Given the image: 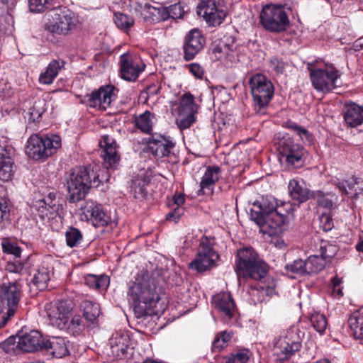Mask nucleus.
<instances>
[{
    "label": "nucleus",
    "mask_w": 363,
    "mask_h": 363,
    "mask_svg": "<svg viewBox=\"0 0 363 363\" xmlns=\"http://www.w3.org/2000/svg\"><path fill=\"white\" fill-rule=\"evenodd\" d=\"M43 350L57 358H61L69 354L67 342L63 337H52L45 340Z\"/></svg>",
    "instance_id": "25"
},
{
    "label": "nucleus",
    "mask_w": 363,
    "mask_h": 363,
    "mask_svg": "<svg viewBox=\"0 0 363 363\" xmlns=\"http://www.w3.org/2000/svg\"><path fill=\"white\" fill-rule=\"evenodd\" d=\"M74 306L70 300H58L47 303L45 311L50 325L60 330L65 328L72 315Z\"/></svg>",
    "instance_id": "11"
},
{
    "label": "nucleus",
    "mask_w": 363,
    "mask_h": 363,
    "mask_svg": "<svg viewBox=\"0 0 363 363\" xmlns=\"http://www.w3.org/2000/svg\"><path fill=\"white\" fill-rule=\"evenodd\" d=\"M252 356V352L245 348L239 349L222 359V363H247Z\"/></svg>",
    "instance_id": "39"
},
{
    "label": "nucleus",
    "mask_w": 363,
    "mask_h": 363,
    "mask_svg": "<svg viewBox=\"0 0 363 363\" xmlns=\"http://www.w3.org/2000/svg\"><path fill=\"white\" fill-rule=\"evenodd\" d=\"M312 196L316 200L320 206L328 209H331L333 207L334 201L333 198L334 195L331 194H324L320 191H318L314 192Z\"/></svg>",
    "instance_id": "47"
},
{
    "label": "nucleus",
    "mask_w": 363,
    "mask_h": 363,
    "mask_svg": "<svg viewBox=\"0 0 363 363\" xmlns=\"http://www.w3.org/2000/svg\"><path fill=\"white\" fill-rule=\"evenodd\" d=\"M196 113H184L181 114L179 112V116L177 119V124L180 130H184L190 128V126L195 122Z\"/></svg>",
    "instance_id": "54"
},
{
    "label": "nucleus",
    "mask_w": 363,
    "mask_h": 363,
    "mask_svg": "<svg viewBox=\"0 0 363 363\" xmlns=\"http://www.w3.org/2000/svg\"><path fill=\"white\" fill-rule=\"evenodd\" d=\"M232 335L224 331L217 335L213 342L212 350L213 352H219L226 347L227 343L230 340Z\"/></svg>",
    "instance_id": "50"
},
{
    "label": "nucleus",
    "mask_w": 363,
    "mask_h": 363,
    "mask_svg": "<svg viewBox=\"0 0 363 363\" xmlns=\"http://www.w3.org/2000/svg\"><path fill=\"white\" fill-rule=\"evenodd\" d=\"M298 332L297 328H291L286 335L280 337L276 342V347L285 355V358L290 357L301 348V340Z\"/></svg>",
    "instance_id": "20"
},
{
    "label": "nucleus",
    "mask_w": 363,
    "mask_h": 363,
    "mask_svg": "<svg viewBox=\"0 0 363 363\" xmlns=\"http://www.w3.org/2000/svg\"><path fill=\"white\" fill-rule=\"evenodd\" d=\"M219 0H201L197 5V13L211 26H218L223 21L226 13L219 7Z\"/></svg>",
    "instance_id": "13"
},
{
    "label": "nucleus",
    "mask_w": 363,
    "mask_h": 363,
    "mask_svg": "<svg viewBox=\"0 0 363 363\" xmlns=\"http://www.w3.org/2000/svg\"><path fill=\"white\" fill-rule=\"evenodd\" d=\"M116 88L113 86H104L86 96L87 104L90 107L106 110L115 96Z\"/></svg>",
    "instance_id": "19"
},
{
    "label": "nucleus",
    "mask_w": 363,
    "mask_h": 363,
    "mask_svg": "<svg viewBox=\"0 0 363 363\" xmlns=\"http://www.w3.org/2000/svg\"><path fill=\"white\" fill-rule=\"evenodd\" d=\"M119 65L121 78L128 82L135 81L145 67V64L129 52L121 55Z\"/></svg>",
    "instance_id": "14"
},
{
    "label": "nucleus",
    "mask_w": 363,
    "mask_h": 363,
    "mask_svg": "<svg viewBox=\"0 0 363 363\" xmlns=\"http://www.w3.org/2000/svg\"><path fill=\"white\" fill-rule=\"evenodd\" d=\"M99 144L102 148L101 155L104 159L105 167L106 169L114 167L119 161L116 142L108 135H104Z\"/></svg>",
    "instance_id": "23"
},
{
    "label": "nucleus",
    "mask_w": 363,
    "mask_h": 363,
    "mask_svg": "<svg viewBox=\"0 0 363 363\" xmlns=\"http://www.w3.org/2000/svg\"><path fill=\"white\" fill-rule=\"evenodd\" d=\"M215 308L225 316L231 318L235 309V303L229 293H219L213 297Z\"/></svg>",
    "instance_id": "28"
},
{
    "label": "nucleus",
    "mask_w": 363,
    "mask_h": 363,
    "mask_svg": "<svg viewBox=\"0 0 363 363\" xmlns=\"http://www.w3.org/2000/svg\"><path fill=\"white\" fill-rule=\"evenodd\" d=\"M259 22L264 29L273 33L284 32L290 26L285 7L274 4L263 6L259 13Z\"/></svg>",
    "instance_id": "4"
},
{
    "label": "nucleus",
    "mask_w": 363,
    "mask_h": 363,
    "mask_svg": "<svg viewBox=\"0 0 363 363\" xmlns=\"http://www.w3.org/2000/svg\"><path fill=\"white\" fill-rule=\"evenodd\" d=\"M220 176V169L218 166H209L206 168V172L200 182L202 194H212L213 188L216 182L219 179Z\"/></svg>",
    "instance_id": "27"
},
{
    "label": "nucleus",
    "mask_w": 363,
    "mask_h": 363,
    "mask_svg": "<svg viewBox=\"0 0 363 363\" xmlns=\"http://www.w3.org/2000/svg\"><path fill=\"white\" fill-rule=\"evenodd\" d=\"M310 79L313 88L318 91L329 92L336 88L337 79L340 77L339 72L332 65H326L324 68L313 67L308 63Z\"/></svg>",
    "instance_id": "8"
},
{
    "label": "nucleus",
    "mask_w": 363,
    "mask_h": 363,
    "mask_svg": "<svg viewBox=\"0 0 363 363\" xmlns=\"http://www.w3.org/2000/svg\"><path fill=\"white\" fill-rule=\"evenodd\" d=\"M56 192H50L42 200L40 201V203H43L39 206V208H45L50 214H58L60 215L63 210L62 200L57 196Z\"/></svg>",
    "instance_id": "32"
},
{
    "label": "nucleus",
    "mask_w": 363,
    "mask_h": 363,
    "mask_svg": "<svg viewBox=\"0 0 363 363\" xmlns=\"http://www.w3.org/2000/svg\"><path fill=\"white\" fill-rule=\"evenodd\" d=\"M172 210L166 216L167 220L177 222L184 213V208L182 206H173Z\"/></svg>",
    "instance_id": "62"
},
{
    "label": "nucleus",
    "mask_w": 363,
    "mask_h": 363,
    "mask_svg": "<svg viewBox=\"0 0 363 363\" xmlns=\"http://www.w3.org/2000/svg\"><path fill=\"white\" fill-rule=\"evenodd\" d=\"M269 64L271 68L277 74H283L284 72L286 64L282 60L277 57H272L269 61Z\"/></svg>",
    "instance_id": "60"
},
{
    "label": "nucleus",
    "mask_w": 363,
    "mask_h": 363,
    "mask_svg": "<svg viewBox=\"0 0 363 363\" xmlns=\"http://www.w3.org/2000/svg\"><path fill=\"white\" fill-rule=\"evenodd\" d=\"M50 274L51 270L49 267L43 265L38 267L31 280L30 288L35 287V289L39 291L45 289L50 279Z\"/></svg>",
    "instance_id": "33"
},
{
    "label": "nucleus",
    "mask_w": 363,
    "mask_h": 363,
    "mask_svg": "<svg viewBox=\"0 0 363 363\" xmlns=\"http://www.w3.org/2000/svg\"><path fill=\"white\" fill-rule=\"evenodd\" d=\"M130 341L128 334L121 331L114 333L109 339V355L116 359L126 357L130 350Z\"/></svg>",
    "instance_id": "21"
},
{
    "label": "nucleus",
    "mask_w": 363,
    "mask_h": 363,
    "mask_svg": "<svg viewBox=\"0 0 363 363\" xmlns=\"http://www.w3.org/2000/svg\"><path fill=\"white\" fill-rule=\"evenodd\" d=\"M277 207V200L272 196L262 198L260 201L253 203V207L250 209V218L259 227L264 226V216L271 213Z\"/></svg>",
    "instance_id": "18"
},
{
    "label": "nucleus",
    "mask_w": 363,
    "mask_h": 363,
    "mask_svg": "<svg viewBox=\"0 0 363 363\" xmlns=\"http://www.w3.org/2000/svg\"><path fill=\"white\" fill-rule=\"evenodd\" d=\"M14 162L10 156L9 150L0 147V180L9 181L13 177Z\"/></svg>",
    "instance_id": "29"
},
{
    "label": "nucleus",
    "mask_w": 363,
    "mask_h": 363,
    "mask_svg": "<svg viewBox=\"0 0 363 363\" xmlns=\"http://www.w3.org/2000/svg\"><path fill=\"white\" fill-rule=\"evenodd\" d=\"M320 225L324 231H329L333 228V220L331 216L328 213H322L320 218Z\"/></svg>",
    "instance_id": "59"
},
{
    "label": "nucleus",
    "mask_w": 363,
    "mask_h": 363,
    "mask_svg": "<svg viewBox=\"0 0 363 363\" xmlns=\"http://www.w3.org/2000/svg\"><path fill=\"white\" fill-rule=\"evenodd\" d=\"M343 115L345 121L349 127L355 128L363 123V106L356 103L345 104Z\"/></svg>",
    "instance_id": "24"
},
{
    "label": "nucleus",
    "mask_w": 363,
    "mask_h": 363,
    "mask_svg": "<svg viewBox=\"0 0 363 363\" xmlns=\"http://www.w3.org/2000/svg\"><path fill=\"white\" fill-rule=\"evenodd\" d=\"M1 245L4 252L11 254L16 257H21V248L16 242H11L8 239H3Z\"/></svg>",
    "instance_id": "56"
},
{
    "label": "nucleus",
    "mask_w": 363,
    "mask_h": 363,
    "mask_svg": "<svg viewBox=\"0 0 363 363\" xmlns=\"http://www.w3.org/2000/svg\"><path fill=\"white\" fill-rule=\"evenodd\" d=\"M82 211L86 219L91 222L95 227L112 226L114 224L111 216L105 211L101 204L89 201L82 208Z\"/></svg>",
    "instance_id": "15"
},
{
    "label": "nucleus",
    "mask_w": 363,
    "mask_h": 363,
    "mask_svg": "<svg viewBox=\"0 0 363 363\" xmlns=\"http://www.w3.org/2000/svg\"><path fill=\"white\" fill-rule=\"evenodd\" d=\"M253 106L256 113L263 114L265 108L274 95V86L272 82L262 74L252 75L249 81Z\"/></svg>",
    "instance_id": "5"
},
{
    "label": "nucleus",
    "mask_w": 363,
    "mask_h": 363,
    "mask_svg": "<svg viewBox=\"0 0 363 363\" xmlns=\"http://www.w3.org/2000/svg\"><path fill=\"white\" fill-rule=\"evenodd\" d=\"M45 339L37 330H32L16 337H9L3 342V348L6 352L18 348L23 352H33L43 350Z\"/></svg>",
    "instance_id": "9"
},
{
    "label": "nucleus",
    "mask_w": 363,
    "mask_h": 363,
    "mask_svg": "<svg viewBox=\"0 0 363 363\" xmlns=\"http://www.w3.org/2000/svg\"><path fill=\"white\" fill-rule=\"evenodd\" d=\"M84 279L89 287L96 289H106L109 285V277L106 275L88 274Z\"/></svg>",
    "instance_id": "38"
},
{
    "label": "nucleus",
    "mask_w": 363,
    "mask_h": 363,
    "mask_svg": "<svg viewBox=\"0 0 363 363\" xmlns=\"http://www.w3.org/2000/svg\"><path fill=\"white\" fill-rule=\"evenodd\" d=\"M305 272L306 274H316L325 267L326 262L319 256L313 255L310 256L305 260Z\"/></svg>",
    "instance_id": "37"
},
{
    "label": "nucleus",
    "mask_w": 363,
    "mask_h": 363,
    "mask_svg": "<svg viewBox=\"0 0 363 363\" xmlns=\"http://www.w3.org/2000/svg\"><path fill=\"white\" fill-rule=\"evenodd\" d=\"M214 240L203 237L201 240L198 253L189 266L197 272H203L215 265L218 259V254L213 250Z\"/></svg>",
    "instance_id": "10"
},
{
    "label": "nucleus",
    "mask_w": 363,
    "mask_h": 363,
    "mask_svg": "<svg viewBox=\"0 0 363 363\" xmlns=\"http://www.w3.org/2000/svg\"><path fill=\"white\" fill-rule=\"evenodd\" d=\"M152 113L146 111L135 118V126L145 133H150L152 130Z\"/></svg>",
    "instance_id": "43"
},
{
    "label": "nucleus",
    "mask_w": 363,
    "mask_h": 363,
    "mask_svg": "<svg viewBox=\"0 0 363 363\" xmlns=\"http://www.w3.org/2000/svg\"><path fill=\"white\" fill-rule=\"evenodd\" d=\"M54 0H28V6L31 12L41 13L48 9Z\"/></svg>",
    "instance_id": "51"
},
{
    "label": "nucleus",
    "mask_w": 363,
    "mask_h": 363,
    "mask_svg": "<svg viewBox=\"0 0 363 363\" xmlns=\"http://www.w3.org/2000/svg\"><path fill=\"white\" fill-rule=\"evenodd\" d=\"M184 13V11L180 4L171 5L168 8L162 7L163 17L165 16V21L169 18L173 19L181 18Z\"/></svg>",
    "instance_id": "49"
},
{
    "label": "nucleus",
    "mask_w": 363,
    "mask_h": 363,
    "mask_svg": "<svg viewBox=\"0 0 363 363\" xmlns=\"http://www.w3.org/2000/svg\"><path fill=\"white\" fill-rule=\"evenodd\" d=\"M305 261L302 259H297L294 260L291 264H287L285 268L288 272L303 276L306 274V272H305Z\"/></svg>",
    "instance_id": "57"
},
{
    "label": "nucleus",
    "mask_w": 363,
    "mask_h": 363,
    "mask_svg": "<svg viewBox=\"0 0 363 363\" xmlns=\"http://www.w3.org/2000/svg\"><path fill=\"white\" fill-rule=\"evenodd\" d=\"M10 209L8 202L3 198L0 199V223L9 220Z\"/></svg>",
    "instance_id": "61"
},
{
    "label": "nucleus",
    "mask_w": 363,
    "mask_h": 363,
    "mask_svg": "<svg viewBox=\"0 0 363 363\" xmlns=\"http://www.w3.org/2000/svg\"><path fill=\"white\" fill-rule=\"evenodd\" d=\"M81 307L83 309L84 316L86 320L91 323H94L101 313L99 305L85 300L82 302Z\"/></svg>",
    "instance_id": "35"
},
{
    "label": "nucleus",
    "mask_w": 363,
    "mask_h": 363,
    "mask_svg": "<svg viewBox=\"0 0 363 363\" xmlns=\"http://www.w3.org/2000/svg\"><path fill=\"white\" fill-rule=\"evenodd\" d=\"M149 4L147 0H129L130 11L139 18Z\"/></svg>",
    "instance_id": "55"
},
{
    "label": "nucleus",
    "mask_w": 363,
    "mask_h": 363,
    "mask_svg": "<svg viewBox=\"0 0 363 363\" xmlns=\"http://www.w3.org/2000/svg\"><path fill=\"white\" fill-rule=\"evenodd\" d=\"M45 101L38 99L35 101L27 112V118L28 121L35 123L39 121L43 113L45 112Z\"/></svg>",
    "instance_id": "42"
},
{
    "label": "nucleus",
    "mask_w": 363,
    "mask_h": 363,
    "mask_svg": "<svg viewBox=\"0 0 363 363\" xmlns=\"http://www.w3.org/2000/svg\"><path fill=\"white\" fill-rule=\"evenodd\" d=\"M128 300L132 302L137 318L158 315L165 308V303L157 291L155 279L147 272L138 274L135 281L129 284Z\"/></svg>",
    "instance_id": "1"
},
{
    "label": "nucleus",
    "mask_w": 363,
    "mask_h": 363,
    "mask_svg": "<svg viewBox=\"0 0 363 363\" xmlns=\"http://www.w3.org/2000/svg\"><path fill=\"white\" fill-rule=\"evenodd\" d=\"M146 184V181L144 179L138 178L133 180L130 188L135 199H142L145 197L147 194Z\"/></svg>",
    "instance_id": "46"
},
{
    "label": "nucleus",
    "mask_w": 363,
    "mask_h": 363,
    "mask_svg": "<svg viewBox=\"0 0 363 363\" xmlns=\"http://www.w3.org/2000/svg\"><path fill=\"white\" fill-rule=\"evenodd\" d=\"M319 250L320 257L325 262H329L336 255L338 247L337 245L330 243L328 241H321Z\"/></svg>",
    "instance_id": "44"
},
{
    "label": "nucleus",
    "mask_w": 363,
    "mask_h": 363,
    "mask_svg": "<svg viewBox=\"0 0 363 363\" xmlns=\"http://www.w3.org/2000/svg\"><path fill=\"white\" fill-rule=\"evenodd\" d=\"M114 22L116 26L121 29H128L134 23V20L132 17L122 13H116L114 14Z\"/></svg>",
    "instance_id": "52"
},
{
    "label": "nucleus",
    "mask_w": 363,
    "mask_h": 363,
    "mask_svg": "<svg viewBox=\"0 0 363 363\" xmlns=\"http://www.w3.org/2000/svg\"><path fill=\"white\" fill-rule=\"evenodd\" d=\"M21 297V288L17 282L4 284L2 285L0 298L3 306L2 311L6 315L4 325L14 315Z\"/></svg>",
    "instance_id": "12"
},
{
    "label": "nucleus",
    "mask_w": 363,
    "mask_h": 363,
    "mask_svg": "<svg viewBox=\"0 0 363 363\" xmlns=\"http://www.w3.org/2000/svg\"><path fill=\"white\" fill-rule=\"evenodd\" d=\"M148 147L152 152L158 157H167L170 155L175 143L169 138L160 134H152L147 141Z\"/></svg>",
    "instance_id": "22"
},
{
    "label": "nucleus",
    "mask_w": 363,
    "mask_h": 363,
    "mask_svg": "<svg viewBox=\"0 0 363 363\" xmlns=\"http://www.w3.org/2000/svg\"><path fill=\"white\" fill-rule=\"evenodd\" d=\"M49 17L45 28L54 35H65L76 26L74 13L66 7L52 10Z\"/></svg>",
    "instance_id": "7"
},
{
    "label": "nucleus",
    "mask_w": 363,
    "mask_h": 363,
    "mask_svg": "<svg viewBox=\"0 0 363 363\" xmlns=\"http://www.w3.org/2000/svg\"><path fill=\"white\" fill-rule=\"evenodd\" d=\"M310 322L313 328L322 335L328 325L326 318L324 315L315 313L311 315Z\"/></svg>",
    "instance_id": "48"
},
{
    "label": "nucleus",
    "mask_w": 363,
    "mask_h": 363,
    "mask_svg": "<svg viewBox=\"0 0 363 363\" xmlns=\"http://www.w3.org/2000/svg\"><path fill=\"white\" fill-rule=\"evenodd\" d=\"M294 207L289 202H282L280 205L277 203V207L274 211V213H279V216H284L288 219L290 215L293 216Z\"/></svg>",
    "instance_id": "58"
},
{
    "label": "nucleus",
    "mask_w": 363,
    "mask_h": 363,
    "mask_svg": "<svg viewBox=\"0 0 363 363\" xmlns=\"http://www.w3.org/2000/svg\"><path fill=\"white\" fill-rule=\"evenodd\" d=\"M189 72L197 79H201L204 74V69L198 63H191L187 65Z\"/></svg>",
    "instance_id": "63"
},
{
    "label": "nucleus",
    "mask_w": 363,
    "mask_h": 363,
    "mask_svg": "<svg viewBox=\"0 0 363 363\" xmlns=\"http://www.w3.org/2000/svg\"><path fill=\"white\" fill-rule=\"evenodd\" d=\"M61 146V139L56 135H31L27 142L26 152L33 160L45 159L53 155Z\"/></svg>",
    "instance_id": "6"
},
{
    "label": "nucleus",
    "mask_w": 363,
    "mask_h": 363,
    "mask_svg": "<svg viewBox=\"0 0 363 363\" xmlns=\"http://www.w3.org/2000/svg\"><path fill=\"white\" fill-rule=\"evenodd\" d=\"M354 184L350 183L345 180L337 184V187L342 194H348L349 190H351L354 187Z\"/></svg>",
    "instance_id": "64"
},
{
    "label": "nucleus",
    "mask_w": 363,
    "mask_h": 363,
    "mask_svg": "<svg viewBox=\"0 0 363 363\" xmlns=\"http://www.w3.org/2000/svg\"><path fill=\"white\" fill-rule=\"evenodd\" d=\"M287 127L294 130L304 143H311L312 142V135L306 128L298 125L294 122H288Z\"/></svg>",
    "instance_id": "53"
},
{
    "label": "nucleus",
    "mask_w": 363,
    "mask_h": 363,
    "mask_svg": "<svg viewBox=\"0 0 363 363\" xmlns=\"http://www.w3.org/2000/svg\"><path fill=\"white\" fill-rule=\"evenodd\" d=\"M205 38L201 30L194 28L191 30L185 37L183 45L184 60L190 61L203 49Z\"/></svg>",
    "instance_id": "17"
},
{
    "label": "nucleus",
    "mask_w": 363,
    "mask_h": 363,
    "mask_svg": "<svg viewBox=\"0 0 363 363\" xmlns=\"http://www.w3.org/2000/svg\"><path fill=\"white\" fill-rule=\"evenodd\" d=\"M279 213H271L264 216V226L267 225L272 229H277L281 228L287 221V219L284 216H279Z\"/></svg>",
    "instance_id": "45"
},
{
    "label": "nucleus",
    "mask_w": 363,
    "mask_h": 363,
    "mask_svg": "<svg viewBox=\"0 0 363 363\" xmlns=\"http://www.w3.org/2000/svg\"><path fill=\"white\" fill-rule=\"evenodd\" d=\"M269 266L252 247H245L238 250L235 262V272L238 279L250 278L255 281L265 279Z\"/></svg>",
    "instance_id": "3"
},
{
    "label": "nucleus",
    "mask_w": 363,
    "mask_h": 363,
    "mask_svg": "<svg viewBox=\"0 0 363 363\" xmlns=\"http://www.w3.org/2000/svg\"><path fill=\"white\" fill-rule=\"evenodd\" d=\"M65 62L63 60H53L47 67L45 71L40 74L39 82L43 84H51L59 72L64 67Z\"/></svg>",
    "instance_id": "30"
},
{
    "label": "nucleus",
    "mask_w": 363,
    "mask_h": 363,
    "mask_svg": "<svg viewBox=\"0 0 363 363\" xmlns=\"http://www.w3.org/2000/svg\"><path fill=\"white\" fill-rule=\"evenodd\" d=\"M99 167H80L69 173L67 178L69 201L77 203L83 200L91 186H98L103 182Z\"/></svg>",
    "instance_id": "2"
},
{
    "label": "nucleus",
    "mask_w": 363,
    "mask_h": 363,
    "mask_svg": "<svg viewBox=\"0 0 363 363\" xmlns=\"http://www.w3.org/2000/svg\"><path fill=\"white\" fill-rule=\"evenodd\" d=\"M279 152L289 165L294 167L302 165L304 149L301 145L295 143L291 138L284 139L281 141Z\"/></svg>",
    "instance_id": "16"
},
{
    "label": "nucleus",
    "mask_w": 363,
    "mask_h": 363,
    "mask_svg": "<svg viewBox=\"0 0 363 363\" xmlns=\"http://www.w3.org/2000/svg\"><path fill=\"white\" fill-rule=\"evenodd\" d=\"M348 325L353 337L363 340V308L354 311L350 315Z\"/></svg>",
    "instance_id": "31"
},
{
    "label": "nucleus",
    "mask_w": 363,
    "mask_h": 363,
    "mask_svg": "<svg viewBox=\"0 0 363 363\" xmlns=\"http://www.w3.org/2000/svg\"><path fill=\"white\" fill-rule=\"evenodd\" d=\"M85 328V325L79 315H72L71 318L66 323V327L61 330L67 331L74 335L79 334Z\"/></svg>",
    "instance_id": "40"
},
{
    "label": "nucleus",
    "mask_w": 363,
    "mask_h": 363,
    "mask_svg": "<svg viewBox=\"0 0 363 363\" xmlns=\"http://www.w3.org/2000/svg\"><path fill=\"white\" fill-rule=\"evenodd\" d=\"M66 243L69 247H78L83 241V235L77 228L70 226L65 233Z\"/></svg>",
    "instance_id": "41"
},
{
    "label": "nucleus",
    "mask_w": 363,
    "mask_h": 363,
    "mask_svg": "<svg viewBox=\"0 0 363 363\" xmlns=\"http://www.w3.org/2000/svg\"><path fill=\"white\" fill-rule=\"evenodd\" d=\"M290 198L298 203L306 202L312 194L310 190L304 186L302 180L291 179L288 185Z\"/></svg>",
    "instance_id": "26"
},
{
    "label": "nucleus",
    "mask_w": 363,
    "mask_h": 363,
    "mask_svg": "<svg viewBox=\"0 0 363 363\" xmlns=\"http://www.w3.org/2000/svg\"><path fill=\"white\" fill-rule=\"evenodd\" d=\"M141 21L150 24H154L160 21H165V16L163 17L162 7H155L148 4L143 15L140 17Z\"/></svg>",
    "instance_id": "34"
},
{
    "label": "nucleus",
    "mask_w": 363,
    "mask_h": 363,
    "mask_svg": "<svg viewBox=\"0 0 363 363\" xmlns=\"http://www.w3.org/2000/svg\"><path fill=\"white\" fill-rule=\"evenodd\" d=\"M179 112L184 113H196L197 106L195 104L194 96L190 93L184 94L180 99Z\"/></svg>",
    "instance_id": "36"
}]
</instances>
